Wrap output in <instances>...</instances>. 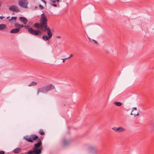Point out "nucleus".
Instances as JSON below:
<instances>
[{"instance_id":"f257e3e1","label":"nucleus","mask_w":154,"mask_h":154,"mask_svg":"<svg viewBox=\"0 0 154 154\" xmlns=\"http://www.w3.org/2000/svg\"><path fill=\"white\" fill-rule=\"evenodd\" d=\"M47 19L44 13H43L41 15L40 23H36L34 24V26L36 28L41 29L43 31L48 27L47 26Z\"/></svg>"},{"instance_id":"f03ea898","label":"nucleus","mask_w":154,"mask_h":154,"mask_svg":"<svg viewBox=\"0 0 154 154\" xmlns=\"http://www.w3.org/2000/svg\"><path fill=\"white\" fill-rule=\"evenodd\" d=\"M14 25L16 28L20 29L23 27H25L26 29H27L28 32L32 35L37 36L39 35V33H42V32L39 30L38 29L34 30L31 28L29 27V26H24L23 24L20 25L17 23H14Z\"/></svg>"},{"instance_id":"7ed1b4c3","label":"nucleus","mask_w":154,"mask_h":154,"mask_svg":"<svg viewBox=\"0 0 154 154\" xmlns=\"http://www.w3.org/2000/svg\"><path fill=\"white\" fill-rule=\"evenodd\" d=\"M46 31L47 32L48 35L47 36V35H43L42 37V39L45 41L49 40V39L52 37V33L49 27H48L46 29H44L43 31L44 32H45Z\"/></svg>"},{"instance_id":"20e7f679","label":"nucleus","mask_w":154,"mask_h":154,"mask_svg":"<svg viewBox=\"0 0 154 154\" xmlns=\"http://www.w3.org/2000/svg\"><path fill=\"white\" fill-rule=\"evenodd\" d=\"M28 2L26 0H19L18 4L21 7L24 8H27V5Z\"/></svg>"},{"instance_id":"39448f33","label":"nucleus","mask_w":154,"mask_h":154,"mask_svg":"<svg viewBox=\"0 0 154 154\" xmlns=\"http://www.w3.org/2000/svg\"><path fill=\"white\" fill-rule=\"evenodd\" d=\"M44 90L45 93L48 92L49 91L55 88V86L52 84L43 86Z\"/></svg>"},{"instance_id":"423d86ee","label":"nucleus","mask_w":154,"mask_h":154,"mask_svg":"<svg viewBox=\"0 0 154 154\" xmlns=\"http://www.w3.org/2000/svg\"><path fill=\"white\" fill-rule=\"evenodd\" d=\"M9 9L11 11H15L16 12H19L20 11V10L16 6L12 5L10 6Z\"/></svg>"},{"instance_id":"0eeeda50","label":"nucleus","mask_w":154,"mask_h":154,"mask_svg":"<svg viewBox=\"0 0 154 154\" xmlns=\"http://www.w3.org/2000/svg\"><path fill=\"white\" fill-rule=\"evenodd\" d=\"M112 129L117 132H121L124 131H125V129L121 127H119L118 128L116 127L112 128Z\"/></svg>"},{"instance_id":"6e6552de","label":"nucleus","mask_w":154,"mask_h":154,"mask_svg":"<svg viewBox=\"0 0 154 154\" xmlns=\"http://www.w3.org/2000/svg\"><path fill=\"white\" fill-rule=\"evenodd\" d=\"M149 125L151 129H153L154 127V122L153 117L149 119Z\"/></svg>"},{"instance_id":"1a4fd4ad","label":"nucleus","mask_w":154,"mask_h":154,"mask_svg":"<svg viewBox=\"0 0 154 154\" xmlns=\"http://www.w3.org/2000/svg\"><path fill=\"white\" fill-rule=\"evenodd\" d=\"M19 19L24 24H26L28 22V20L27 19L24 17H20Z\"/></svg>"},{"instance_id":"9d476101","label":"nucleus","mask_w":154,"mask_h":154,"mask_svg":"<svg viewBox=\"0 0 154 154\" xmlns=\"http://www.w3.org/2000/svg\"><path fill=\"white\" fill-rule=\"evenodd\" d=\"M40 93H45L43 87L39 88L37 89V94L38 95Z\"/></svg>"},{"instance_id":"9b49d317","label":"nucleus","mask_w":154,"mask_h":154,"mask_svg":"<svg viewBox=\"0 0 154 154\" xmlns=\"http://www.w3.org/2000/svg\"><path fill=\"white\" fill-rule=\"evenodd\" d=\"M17 18V17H12L11 19L9 20V21L11 23H13L16 22Z\"/></svg>"},{"instance_id":"f8f14e48","label":"nucleus","mask_w":154,"mask_h":154,"mask_svg":"<svg viewBox=\"0 0 154 154\" xmlns=\"http://www.w3.org/2000/svg\"><path fill=\"white\" fill-rule=\"evenodd\" d=\"M22 149L20 147L14 149L13 152L14 153H19L21 151Z\"/></svg>"},{"instance_id":"ddd939ff","label":"nucleus","mask_w":154,"mask_h":154,"mask_svg":"<svg viewBox=\"0 0 154 154\" xmlns=\"http://www.w3.org/2000/svg\"><path fill=\"white\" fill-rule=\"evenodd\" d=\"M20 30L19 29L15 28L14 29L11 30L10 31V33H17Z\"/></svg>"},{"instance_id":"4468645a","label":"nucleus","mask_w":154,"mask_h":154,"mask_svg":"<svg viewBox=\"0 0 154 154\" xmlns=\"http://www.w3.org/2000/svg\"><path fill=\"white\" fill-rule=\"evenodd\" d=\"M24 139L29 142L32 143L33 142V140H32L31 137H29L28 136L24 137Z\"/></svg>"},{"instance_id":"2eb2a0df","label":"nucleus","mask_w":154,"mask_h":154,"mask_svg":"<svg viewBox=\"0 0 154 154\" xmlns=\"http://www.w3.org/2000/svg\"><path fill=\"white\" fill-rule=\"evenodd\" d=\"M89 150L91 152H95L97 150L95 147L93 146H90L89 148Z\"/></svg>"},{"instance_id":"dca6fc26","label":"nucleus","mask_w":154,"mask_h":154,"mask_svg":"<svg viewBox=\"0 0 154 154\" xmlns=\"http://www.w3.org/2000/svg\"><path fill=\"white\" fill-rule=\"evenodd\" d=\"M32 140H34L39 138L35 134H33L30 135Z\"/></svg>"},{"instance_id":"f3484780","label":"nucleus","mask_w":154,"mask_h":154,"mask_svg":"<svg viewBox=\"0 0 154 154\" xmlns=\"http://www.w3.org/2000/svg\"><path fill=\"white\" fill-rule=\"evenodd\" d=\"M51 1V2L52 3V4L53 6L55 7H56L57 6V5L56 4H55V3L56 2H59L60 0H50Z\"/></svg>"},{"instance_id":"a211bd4d","label":"nucleus","mask_w":154,"mask_h":154,"mask_svg":"<svg viewBox=\"0 0 154 154\" xmlns=\"http://www.w3.org/2000/svg\"><path fill=\"white\" fill-rule=\"evenodd\" d=\"M69 141H67L66 139H64L63 140V144L64 146H66L70 143Z\"/></svg>"},{"instance_id":"6ab92c4d","label":"nucleus","mask_w":154,"mask_h":154,"mask_svg":"<svg viewBox=\"0 0 154 154\" xmlns=\"http://www.w3.org/2000/svg\"><path fill=\"white\" fill-rule=\"evenodd\" d=\"M6 28V25L5 24H0V30Z\"/></svg>"},{"instance_id":"aec40b11","label":"nucleus","mask_w":154,"mask_h":154,"mask_svg":"<svg viewBox=\"0 0 154 154\" xmlns=\"http://www.w3.org/2000/svg\"><path fill=\"white\" fill-rule=\"evenodd\" d=\"M37 83L36 82H32L31 83L29 84L28 86H35L36 85Z\"/></svg>"},{"instance_id":"412c9836","label":"nucleus","mask_w":154,"mask_h":154,"mask_svg":"<svg viewBox=\"0 0 154 154\" xmlns=\"http://www.w3.org/2000/svg\"><path fill=\"white\" fill-rule=\"evenodd\" d=\"M39 133L41 135H43L45 134V132L43 130L40 129L39 131Z\"/></svg>"},{"instance_id":"4be33fe9","label":"nucleus","mask_w":154,"mask_h":154,"mask_svg":"<svg viewBox=\"0 0 154 154\" xmlns=\"http://www.w3.org/2000/svg\"><path fill=\"white\" fill-rule=\"evenodd\" d=\"M114 103L118 106H120L122 105L121 103L120 102H114Z\"/></svg>"},{"instance_id":"5701e85b","label":"nucleus","mask_w":154,"mask_h":154,"mask_svg":"<svg viewBox=\"0 0 154 154\" xmlns=\"http://www.w3.org/2000/svg\"><path fill=\"white\" fill-rule=\"evenodd\" d=\"M39 7L41 9H42L44 8V7L42 5H40L39 6Z\"/></svg>"},{"instance_id":"b1692460","label":"nucleus","mask_w":154,"mask_h":154,"mask_svg":"<svg viewBox=\"0 0 154 154\" xmlns=\"http://www.w3.org/2000/svg\"><path fill=\"white\" fill-rule=\"evenodd\" d=\"M5 152L3 151H0V154H5Z\"/></svg>"},{"instance_id":"393cba45","label":"nucleus","mask_w":154,"mask_h":154,"mask_svg":"<svg viewBox=\"0 0 154 154\" xmlns=\"http://www.w3.org/2000/svg\"><path fill=\"white\" fill-rule=\"evenodd\" d=\"M73 56V54H71L70 55V56L69 57H68L66 58V59H69L71 57H72V56Z\"/></svg>"},{"instance_id":"a878e982","label":"nucleus","mask_w":154,"mask_h":154,"mask_svg":"<svg viewBox=\"0 0 154 154\" xmlns=\"http://www.w3.org/2000/svg\"><path fill=\"white\" fill-rule=\"evenodd\" d=\"M62 59L63 60V62L64 63L65 62V60L67 59H66V58L64 59Z\"/></svg>"},{"instance_id":"bb28decb","label":"nucleus","mask_w":154,"mask_h":154,"mask_svg":"<svg viewBox=\"0 0 154 154\" xmlns=\"http://www.w3.org/2000/svg\"><path fill=\"white\" fill-rule=\"evenodd\" d=\"M43 2H44L45 5L46 3V2L45 0H41Z\"/></svg>"},{"instance_id":"cd10ccee","label":"nucleus","mask_w":154,"mask_h":154,"mask_svg":"<svg viewBox=\"0 0 154 154\" xmlns=\"http://www.w3.org/2000/svg\"><path fill=\"white\" fill-rule=\"evenodd\" d=\"M139 115V114L138 113H137V114L134 115V117H135L136 116H138Z\"/></svg>"},{"instance_id":"c85d7f7f","label":"nucleus","mask_w":154,"mask_h":154,"mask_svg":"<svg viewBox=\"0 0 154 154\" xmlns=\"http://www.w3.org/2000/svg\"><path fill=\"white\" fill-rule=\"evenodd\" d=\"M93 41H94V43L95 44H97V41L94 40H93Z\"/></svg>"},{"instance_id":"c756f323","label":"nucleus","mask_w":154,"mask_h":154,"mask_svg":"<svg viewBox=\"0 0 154 154\" xmlns=\"http://www.w3.org/2000/svg\"><path fill=\"white\" fill-rule=\"evenodd\" d=\"M4 17L3 16H0V19L1 20L2 19L4 18Z\"/></svg>"},{"instance_id":"7c9ffc66","label":"nucleus","mask_w":154,"mask_h":154,"mask_svg":"<svg viewBox=\"0 0 154 154\" xmlns=\"http://www.w3.org/2000/svg\"><path fill=\"white\" fill-rule=\"evenodd\" d=\"M133 109H134V110H137V107H134L133 108Z\"/></svg>"},{"instance_id":"2f4dec72","label":"nucleus","mask_w":154,"mask_h":154,"mask_svg":"<svg viewBox=\"0 0 154 154\" xmlns=\"http://www.w3.org/2000/svg\"><path fill=\"white\" fill-rule=\"evenodd\" d=\"M57 38H61V37L60 36H57Z\"/></svg>"},{"instance_id":"473e14b6","label":"nucleus","mask_w":154,"mask_h":154,"mask_svg":"<svg viewBox=\"0 0 154 154\" xmlns=\"http://www.w3.org/2000/svg\"><path fill=\"white\" fill-rule=\"evenodd\" d=\"M133 111V110H132V111L131 112V113H130V114H131V115H134L132 113V112Z\"/></svg>"},{"instance_id":"72a5a7b5","label":"nucleus","mask_w":154,"mask_h":154,"mask_svg":"<svg viewBox=\"0 0 154 154\" xmlns=\"http://www.w3.org/2000/svg\"><path fill=\"white\" fill-rule=\"evenodd\" d=\"M10 17H7V18H9Z\"/></svg>"}]
</instances>
